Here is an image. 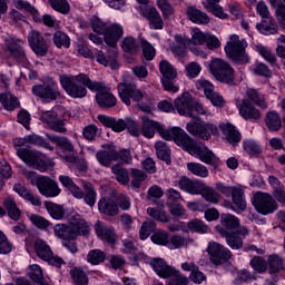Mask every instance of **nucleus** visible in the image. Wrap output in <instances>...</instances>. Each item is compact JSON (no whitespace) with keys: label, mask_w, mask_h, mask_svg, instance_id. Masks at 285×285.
I'll return each mask as SVG.
<instances>
[{"label":"nucleus","mask_w":285,"mask_h":285,"mask_svg":"<svg viewBox=\"0 0 285 285\" xmlns=\"http://www.w3.org/2000/svg\"><path fill=\"white\" fill-rule=\"evenodd\" d=\"M157 132L166 141L174 140L177 146L184 148V150L193 155V157H198L203 164L214 166L215 168L217 167L219 158H217V156H215V154L204 144L195 141L188 134L184 131V129L179 127L164 129V127H161L159 124Z\"/></svg>","instance_id":"nucleus-1"},{"label":"nucleus","mask_w":285,"mask_h":285,"mask_svg":"<svg viewBox=\"0 0 285 285\" xmlns=\"http://www.w3.org/2000/svg\"><path fill=\"white\" fill-rule=\"evenodd\" d=\"M94 83L95 81L90 80L86 73H79L77 76H60L61 87L69 97H72V99H83V97L88 95V89L90 90V87Z\"/></svg>","instance_id":"nucleus-2"},{"label":"nucleus","mask_w":285,"mask_h":285,"mask_svg":"<svg viewBox=\"0 0 285 285\" xmlns=\"http://www.w3.org/2000/svg\"><path fill=\"white\" fill-rule=\"evenodd\" d=\"M248 43L245 39L239 40V36L234 35L230 37V41L225 46V52L229 59L234 63H238L243 66L244 63H248L250 58L246 55V48Z\"/></svg>","instance_id":"nucleus-3"},{"label":"nucleus","mask_w":285,"mask_h":285,"mask_svg":"<svg viewBox=\"0 0 285 285\" xmlns=\"http://www.w3.org/2000/svg\"><path fill=\"white\" fill-rule=\"evenodd\" d=\"M209 72L222 83H233L235 81V69L226 60L213 59L209 63Z\"/></svg>","instance_id":"nucleus-4"},{"label":"nucleus","mask_w":285,"mask_h":285,"mask_svg":"<svg viewBox=\"0 0 285 285\" xmlns=\"http://www.w3.org/2000/svg\"><path fill=\"white\" fill-rule=\"evenodd\" d=\"M90 90L96 94V101L100 108H115L117 106V98L110 91V87L100 81H94Z\"/></svg>","instance_id":"nucleus-5"},{"label":"nucleus","mask_w":285,"mask_h":285,"mask_svg":"<svg viewBox=\"0 0 285 285\" xmlns=\"http://www.w3.org/2000/svg\"><path fill=\"white\" fill-rule=\"evenodd\" d=\"M32 92L36 97L45 99V101H56L58 97H61L57 82L52 78H45L42 83L35 85Z\"/></svg>","instance_id":"nucleus-6"},{"label":"nucleus","mask_w":285,"mask_h":285,"mask_svg":"<svg viewBox=\"0 0 285 285\" xmlns=\"http://www.w3.org/2000/svg\"><path fill=\"white\" fill-rule=\"evenodd\" d=\"M118 95L126 106H130L131 101L139 104L146 97L145 91L137 88L135 82H120L118 83ZM131 99V101H130Z\"/></svg>","instance_id":"nucleus-7"},{"label":"nucleus","mask_w":285,"mask_h":285,"mask_svg":"<svg viewBox=\"0 0 285 285\" xmlns=\"http://www.w3.org/2000/svg\"><path fill=\"white\" fill-rule=\"evenodd\" d=\"M206 253L214 266H222V264H226L233 257L230 249L214 240L208 243Z\"/></svg>","instance_id":"nucleus-8"},{"label":"nucleus","mask_w":285,"mask_h":285,"mask_svg":"<svg viewBox=\"0 0 285 285\" xmlns=\"http://www.w3.org/2000/svg\"><path fill=\"white\" fill-rule=\"evenodd\" d=\"M186 130L189 132V135L199 137V139H203V141H208L210 139V135L219 134L217 125L206 121H190L187 124Z\"/></svg>","instance_id":"nucleus-9"},{"label":"nucleus","mask_w":285,"mask_h":285,"mask_svg":"<svg viewBox=\"0 0 285 285\" xmlns=\"http://www.w3.org/2000/svg\"><path fill=\"white\" fill-rule=\"evenodd\" d=\"M253 206L261 215H271L277 210V202L267 193L257 191L254 195Z\"/></svg>","instance_id":"nucleus-10"},{"label":"nucleus","mask_w":285,"mask_h":285,"mask_svg":"<svg viewBox=\"0 0 285 285\" xmlns=\"http://www.w3.org/2000/svg\"><path fill=\"white\" fill-rule=\"evenodd\" d=\"M160 75H163L161 83L165 90L169 92H177L179 87L175 85V79H177V69L168 60H163L159 63Z\"/></svg>","instance_id":"nucleus-11"},{"label":"nucleus","mask_w":285,"mask_h":285,"mask_svg":"<svg viewBox=\"0 0 285 285\" xmlns=\"http://www.w3.org/2000/svg\"><path fill=\"white\" fill-rule=\"evenodd\" d=\"M17 155L27 166L39 170L40 173H46L48 170V163L42 159L37 153L31 149L19 148Z\"/></svg>","instance_id":"nucleus-12"},{"label":"nucleus","mask_w":285,"mask_h":285,"mask_svg":"<svg viewBox=\"0 0 285 285\" xmlns=\"http://www.w3.org/2000/svg\"><path fill=\"white\" fill-rule=\"evenodd\" d=\"M256 10L258 14L262 17V19H267L264 20L262 23L256 24V28L258 31L262 32V35H276L277 29L275 28V20L271 17V12L268 11V6L264 2H258Z\"/></svg>","instance_id":"nucleus-13"},{"label":"nucleus","mask_w":285,"mask_h":285,"mask_svg":"<svg viewBox=\"0 0 285 285\" xmlns=\"http://www.w3.org/2000/svg\"><path fill=\"white\" fill-rule=\"evenodd\" d=\"M4 46L10 56L17 59V61H20L21 63H26L28 61L26 51L23 50V41L21 39L8 36L4 38Z\"/></svg>","instance_id":"nucleus-14"},{"label":"nucleus","mask_w":285,"mask_h":285,"mask_svg":"<svg viewBox=\"0 0 285 285\" xmlns=\"http://www.w3.org/2000/svg\"><path fill=\"white\" fill-rule=\"evenodd\" d=\"M37 188L42 197H59L61 195L59 183L48 176H41L38 179Z\"/></svg>","instance_id":"nucleus-15"},{"label":"nucleus","mask_w":285,"mask_h":285,"mask_svg":"<svg viewBox=\"0 0 285 285\" xmlns=\"http://www.w3.org/2000/svg\"><path fill=\"white\" fill-rule=\"evenodd\" d=\"M28 41L31 50L38 57H46L48 55V43L46 42V38L43 35L37 30H32L28 35Z\"/></svg>","instance_id":"nucleus-16"},{"label":"nucleus","mask_w":285,"mask_h":285,"mask_svg":"<svg viewBox=\"0 0 285 285\" xmlns=\"http://www.w3.org/2000/svg\"><path fill=\"white\" fill-rule=\"evenodd\" d=\"M193 104L194 99L189 92H184L174 101V106L179 115L190 117L191 119H197V117H195V114H193Z\"/></svg>","instance_id":"nucleus-17"},{"label":"nucleus","mask_w":285,"mask_h":285,"mask_svg":"<svg viewBox=\"0 0 285 285\" xmlns=\"http://www.w3.org/2000/svg\"><path fill=\"white\" fill-rule=\"evenodd\" d=\"M238 227L239 218L230 214H222L220 224L216 226V230L220 236H227L229 233H235Z\"/></svg>","instance_id":"nucleus-18"},{"label":"nucleus","mask_w":285,"mask_h":285,"mask_svg":"<svg viewBox=\"0 0 285 285\" xmlns=\"http://www.w3.org/2000/svg\"><path fill=\"white\" fill-rule=\"evenodd\" d=\"M40 121L42 124H47L48 127L51 130H55V132H66V122L63 120L59 119V116L56 111H45L42 112L40 117Z\"/></svg>","instance_id":"nucleus-19"},{"label":"nucleus","mask_w":285,"mask_h":285,"mask_svg":"<svg viewBox=\"0 0 285 285\" xmlns=\"http://www.w3.org/2000/svg\"><path fill=\"white\" fill-rule=\"evenodd\" d=\"M101 66L108 67L110 66L111 70L117 69V48H111L108 50V55H106L101 50H97L94 55V58Z\"/></svg>","instance_id":"nucleus-20"},{"label":"nucleus","mask_w":285,"mask_h":285,"mask_svg":"<svg viewBox=\"0 0 285 285\" xmlns=\"http://www.w3.org/2000/svg\"><path fill=\"white\" fill-rule=\"evenodd\" d=\"M121 37H124V27L119 23H114L107 27L105 43L110 48H117V43Z\"/></svg>","instance_id":"nucleus-21"},{"label":"nucleus","mask_w":285,"mask_h":285,"mask_svg":"<svg viewBox=\"0 0 285 285\" xmlns=\"http://www.w3.org/2000/svg\"><path fill=\"white\" fill-rule=\"evenodd\" d=\"M239 115L243 119H262V112L253 104L250 100L244 99L238 106Z\"/></svg>","instance_id":"nucleus-22"},{"label":"nucleus","mask_w":285,"mask_h":285,"mask_svg":"<svg viewBox=\"0 0 285 285\" xmlns=\"http://www.w3.org/2000/svg\"><path fill=\"white\" fill-rule=\"evenodd\" d=\"M53 235L58 237V239H63L65 242H72L77 239V234L72 229V225L69 224H56L53 226Z\"/></svg>","instance_id":"nucleus-23"},{"label":"nucleus","mask_w":285,"mask_h":285,"mask_svg":"<svg viewBox=\"0 0 285 285\" xmlns=\"http://www.w3.org/2000/svg\"><path fill=\"white\" fill-rule=\"evenodd\" d=\"M98 210L99 213H102V215H108L109 217L119 215V207L117 202L110 197H104L99 200Z\"/></svg>","instance_id":"nucleus-24"},{"label":"nucleus","mask_w":285,"mask_h":285,"mask_svg":"<svg viewBox=\"0 0 285 285\" xmlns=\"http://www.w3.org/2000/svg\"><path fill=\"white\" fill-rule=\"evenodd\" d=\"M96 158L100 166L110 168L112 161H117V149H115V147H109L105 150H100L96 154Z\"/></svg>","instance_id":"nucleus-25"},{"label":"nucleus","mask_w":285,"mask_h":285,"mask_svg":"<svg viewBox=\"0 0 285 285\" xmlns=\"http://www.w3.org/2000/svg\"><path fill=\"white\" fill-rule=\"evenodd\" d=\"M187 17L189 21H193V23H198V26H206L207 23H210V18L208 14L195 7L187 8Z\"/></svg>","instance_id":"nucleus-26"},{"label":"nucleus","mask_w":285,"mask_h":285,"mask_svg":"<svg viewBox=\"0 0 285 285\" xmlns=\"http://www.w3.org/2000/svg\"><path fill=\"white\" fill-rule=\"evenodd\" d=\"M13 190L14 193H18V195L22 197V199H26V202H30L32 206H41V198L32 194V191L26 188V186L21 184H16L13 186Z\"/></svg>","instance_id":"nucleus-27"},{"label":"nucleus","mask_w":285,"mask_h":285,"mask_svg":"<svg viewBox=\"0 0 285 285\" xmlns=\"http://www.w3.org/2000/svg\"><path fill=\"white\" fill-rule=\"evenodd\" d=\"M144 17L148 19L149 23L153 26L155 30H161L164 28V20L161 19V14H159V11H157L156 8H145Z\"/></svg>","instance_id":"nucleus-28"},{"label":"nucleus","mask_w":285,"mask_h":285,"mask_svg":"<svg viewBox=\"0 0 285 285\" xmlns=\"http://www.w3.org/2000/svg\"><path fill=\"white\" fill-rule=\"evenodd\" d=\"M151 266L159 277H171L173 273H175V268L168 266L163 258H154L151 261Z\"/></svg>","instance_id":"nucleus-29"},{"label":"nucleus","mask_w":285,"mask_h":285,"mask_svg":"<svg viewBox=\"0 0 285 285\" xmlns=\"http://www.w3.org/2000/svg\"><path fill=\"white\" fill-rule=\"evenodd\" d=\"M71 229L76 234V239L79 235L86 236L90 233V226L86 222V219L81 218L80 216H73L70 222Z\"/></svg>","instance_id":"nucleus-30"},{"label":"nucleus","mask_w":285,"mask_h":285,"mask_svg":"<svg viewBox=\"0 0 285 285\" xmlns=\"http://www.w3.org/2000/svg\"><path fill=\"white\" fill-rule=\"evenodd\" d=\"M219 128L229 144L235 145L242 141V134H239L232 124H222Z\"/></svg>","instance_id":"nucleus-31"},{"label":"nucleus","mask_w":285,"mask_h":285,"mask_svg":"<svg viewBox=\"0 0 285 285\" xmlns=\"http://www.w3.org/2000/svg\"><path fill=\"white\" fill-rule=\"evenodd\" d=\"M96 234L108 244H115V229L106 226L101 220L96 223Z\"/></svg>","instance_id":"nucleus-32"},{"label":"nucleus","mask_w":285,"mask_h":285,"mask_svg":"<svg viewBox=\"0 0 285 285\" xmlns=\"http://www.w3.org/2000/svg\"><path fill=\"white\" fill-rule=\"evenodd\" d=\"M35 250L37 256L42 259V262H46L47 259H50L52 257V248H50V245L41 238L36 239L35 242Z\"/></svg>","instance_id":"nucleus-33"},{"label":"nucleus","mask_w":285,"mask_h":285,"mask_svg":"<svg viewBox=\"0 0 285 285\" xmlns=\"http://www.w3.org/2000/svg\"><path fill=\"white\" fill-rule=\"evenodd\" d=\"M142 127L140 130V135L147 137L148 139H153L155 137V130H158L159 122L151 120L147 115L141 117Z\"/></svg>","instance_id":"nucleus-34"},{"label":"nucleus","mask_w":285,"mask_h":285,"mask_svg":"<svg viewBox=\"0 0 285 285\" xmlns=\"http://www.w3.org/2000/svg\"><path fill=\"white\" fill-rule=\"evenodd\" d=\"M186 48H190V39L181 38V36H175V41L170 46V50L178 55V57L186 56Z\"/></svg>","instance_id":"nucleus-35"},{"label":"nucleus","mask_w":285,"mask_h":285,"mask_svg":"<svg viewBox=\"0 0 285 285\" xmlns=\"http://www.w3.org/2000/svg\"><path fill=\"white\" fill-rule=\"evenodd\" d=\"M82 188H83V197L82 199L87 204V206H95L97 203V190L95 189V186L88 181H82Z\"/></svg>","instance_id":"nucleus-36"},{"label":"nucleus","mask_w":285,"mask_h":285,"mask_svg":"<svg viewBox=\"0 0 285 285\" xmlns=\"http://www.w3.org/2000/svg\"><path fill=\"white\" fill-rule=\"evenodd\" d=\"M265 124L272 132H277L282 129V117L277 111H268L266 114Z\"/></svg>","instance_id":"nucleus-37"},{"label":"nucleus","mask_w":285,"mask_h":285,"mask_svg":"<svg viewBox=\"0 0 285 285\" xmlns=\"http://www.w3.org/2000/svg\"><path fill=\"white\" fill-rule=\"evenodd\" d=\"M3 206L10 219H12L13 222H19V218L21 217V209H19L14 199L10 197L6 198L3 202Z\"/></svg>","instance_id":"nucleus-38"},{"label":"nucleus","mask_w":285,"mask_h":285,"mask_svg":"<svg viewBox=\"0 0 285 285\" xmlns=\"http://www.w3.org/2000/svg\"><path fill=\"white\" fill-rule=\"evenodd\" d=\"M247 99L249 101H253L258 108H262L263 110H266L268 108V102L266 101V98L264 95L259 94V91L255 89H248L246 92Z\"/></svg>","instance_id":"nucleus-39"},{"label":"nucleus","mask_w":285,"mask_h":285,"mask_svg":"<svg viewBox=\"0 0 285 285\" xmlns=\"http://www.w3.org/2000/svg\"><path fill=\"white\" fill-rule=\"evenodd\" d=\"M46 137L49 139V141H52V144H56L68 153H72L75 150V145H72V142L67 137H59L50 134H47Z\"/></svg>","instance_id":"nucleus-40"},{"label":"nucleus","mask_w":285,"mask_h":285,"mask_svg":"<svg viewBox=\"0 0 285 285\" xmlns=\"http://www.w3.org/2000/svg\"><path fill=\"white\" fill-rule=\"evenodd\" d=\"M30 279L35 282V284L38 285H48V282H46V278L43 277V271L41 269V266L33 264L29 267L28 273Z\"/></svg>","instance_id":"nucleus-41"},{"label":"nucleus","mask_w":285,"mask_h":285,"mask_svg":"<svg viewBox=\"0 0 285 285\" xmlns=\"http://www.w3.org/2000/svg\"><path fill=\"white\" fill-rule=\"evenodd\" d=\"M156 153L158 159L166 161L167 165L170 164V147L166 144V141L158 140L155 144Z\"/></svg>","instance_id":"nucleus-42"},{"label":"nucleus","mask_w":285,"mask_h":285,"mask_svg":"<svg viewBox=\"0 0 285 285\" xmlns=\"http://www.w3.org/2000/svg\"><path fill=\"white\" fill-rule=\"evenodd\" d=\"M111 173L115 175L117 181L122 184V186H126L130 181L128 169L124 168L121 165H112Z\"/></svg>","instance_id":"nucleus-43"},{"label":"nucleus","mask_w":285,"mask_h":285,"mask_svg":"<svg viewBox=\"0 0 285 285\" xmlns=\"http://www.w3.org/2000/svg\"><path fill=\"white\" fill-rule=\"evenodd\" d=\"M222 0H207V2H203V6L207 12H212L215 17L219 19H225L226 14H224V9L222 6L217 4Z\"/></svg>","instance_id":"nucleus-44"},{"label":"nucleus","mask_w":285,"mask_h":285,"mask_svg":"<svg viewBox=\"0 0 285 285\" xmlns=\"http://www.w3.org/2000/svg\"><path fill=\"white\" fill-rule=\"evenodd\" d=\"M45 208L52 219H63V216L66 215L63 207L52 202H45Z\"/></svg>","instance_id":"nucleus-45"},{"label":"nucleus","mask_w":285,"mask_h":285,"mask_svg":"<svg viewBox=\"0 0 285 285\" xmlns=\"http://www.w3.org/2000/svg\"><path fill=\"white\" fill-rule=\"evenodd\" d=\"M26 140L28 144H31L32 146H39L40 148H46L47 150H55V147L51 146L46 138L37 135V134H31L29 136H26Z\"/></svg>","instance_id":"nucleus-46"},{"label":"nucleus","mask_w":285,"mask_h":285,"mask_svg":"<svg viewBox=\"0 0 285 285\" xmlns=\"http://www.w3.org/2000/svg\"><path fill=\"white\" fill-rule=\"evenodd\" d=\"M0 104H2L6 110L19 108V99L12 94H0Z\"/></svg>","instance_id":"nucleus-47"},{"label":"nucleus","mask_w":285,"mask_h":285,"mask_svg":"<svg viewBox=\"0 0 285 285\" xmlns=\"http://www.w3.org/2000/svg\"><path fill=\"white\" fill-rule=\"evenodd\" d=\"M271 275H275L284 268V259L276 254L269 255L267 258Z\"/></svg>","instance_id":"nucleus-48"},{"label":"nucleus","mask_w":285,"mask_h":285,"mask_svg":"<svg viewBox=\"0 0 285 285\" xmlns=\"http://www.w3.org/2000/svg\"><path fill=\"white\" fill-rule=\"evenodd\" d=\"M230 197L238 210H246V198H244V189H242V187H236L234 191H232Z\"/></svg>","instance_id":"nucleus-49"},{"label":"nucleus","mask_w":285,"mask_h":285,"mask_svg":"<svg viewBox=\"0 0 285 285\" xmlns=\"http://www.w3.org/2000/svg\"><path fill=\"white\" fill-rule=\"evenodd\" d=\"M187 169L191 175H196V177H202L203 179H206L208 177V168L199 163H188Z\"/></svg>","instance_id":"nucleus-50"},{"label":"nucleus","mask_w":285,"mask_h":285,"mask_svg":"<svg viewBox=\"0 0 285 285\" xmlns=\"http://www.w3.org/2000/svg\"><path fill=\"white\" fill-rule=\"evenodd\" d=\"M200 195L210 204H219V199H222V196L215 189L206 187V185L203 186Z\"/></svg>","instance_id":"nucleus-51"},{"label":"nucleus","mask_w":285,"mask_h":285,"mask_svg":"<svg viewBox=\"0 0 285 285\" xmlns=\"http://www.w3.org/2000/svg\"><path fill=\"white\" fill-rule=\"evenodd\" d=\"M121 48L124 52H128L129 55H135L139 50V43L137 42V39L128 36L124 38Z\"/></svg>","instance_id":"nucleus-52"},{"label":"nucleus","mask_w":285,"mask_h":285,"mask_svg":"<svg viewBox=\"0 0 285 285\" xmlns=\"http://www.w3.org/2000/svg\"><path fill=\"white\" fill-rule=\"evenodd\" d=\"M249 265L256 273H266V271H268V261L264 259L262 256H254Z\"/></svg>","instance_id":"nucleus-53"},{"label":"nucleus","mask_w":285,"mask_h":285,"mask_svg":"<svg viewBox=\"0 0 285 285\" xmlns=\"http://www.w3.org/2000/svg\"><path fill=\"white\" fill-rule=\"evenodd\" d=\"M223 237L226 238V244L233 250H239V248H242V246H244V240L242 239V237L237 236V234H235V232H232Z\"/></svg>","instance_id":"nucleus-54"},{"label":"nucleus","mask_w":285,"mask_h":285,"mask_svg":"<svg viewBox=\"0 0 285 285\" xmlns=\"http://www.w3.org/2000/svg\"><path fill=\"white\" fill-rule=\"evenodd\" d=\"M70 275L76 285H88V275L83 269L75 267L70 271Z\"/></svg>","instance_id":"nucleus-55"},{"label":"nucleus","mask_w":285,"mask_h":285,"mask_svg":"<svg viewBox=\"0 0 285 285\" xmlns=\"http://www.w3.org/2000/svg\"><path fill=\"white\" fill-rule=\"evenodd\" d=\"M156 228L157 224L155 223V220H146L145 223H142L139 230L140 239H148V237H150V234L155 233Z\"/></svg>","instance_id":"nucleus-56"},{"label":"nucleus","mask_w":285,"mask_h":285,"mask_svg":"<svg viewBox=\"0 0 285 285\" xmlns=\"http://www.w3.org/2000/svg\"><path fill=\"white\" fill-rule=\"evenodd\" d=\"M53 43L57 48H70V37L63 31H56L53 35Z\"/></svg>","instance_id":"nucleus-57"},{"label":"nucleus","mask_w":285,"mask_h":285,"mask_svg":"<svg viewBox=\"0 0 285 285\" xmlns=\"http://www.w3.org/2000/svg\"><path fill=\"white\" fill-rule=\"evenodd\" d=\"M106 261V254L101 249H91L87 255V262L97 266Z\"/></svg>","instance_id":"nucleus-58"},{"label":"nucleus","mask_w":285,"mask_h":285,"mask_svg":"<svg viewBox=\"0 0 285 285\" xmlns=\"http://www.w3.org/2000/svg\"><path fill=\"white\" fill-rule=\"evenodd\" d=\"M131 177V186H134V188H141V181H146L148 175L144 170L132 168Z\"/></svg>","instance_id":"nucleus-59"},{"label":"nucleus","mask_w":285,"mask_h":285,"mask_svg":"<svg viewBox=\"0 0 285 285\" xmlns=\"http://www.w3.org/2000/svg\"><path fill=\"white\" fill-rule=\"evenodd\" d=\"M30 222L33 224V226H37L39 230H48L50 226H52V223L50 220L43 218V216H39L37 214H32L30 216Z\"/></svg>","instance_id":"nucleus-60"},{"label":"nucleus","mask_w":285,"mask_h":285,"mask_svg":"<svg viewBox=\"0 0 285 285\" xmlns=\"http://www.w3.org/2000/svg\"><path fill=\"white\" fill-rule=\"evenodd\" d=\"M147 215L156 219L157 222H161L163 224L168 223V214L164 209H157L155 207L147 208Z\"/></svg>","instance_id":"nucleus-61"},{"label":"nucleus","mask_w":285,"mask_h":285,"mask_svg":"<svg viewBox=\"0 0 285 285\" xmlns=\"http://www.w3.org/2000/svg\"><path fill=\"white\" fill-rule=\"evenodd\" d=\"M51 8L61 14H68L70 12V4L67 0H49Z\"/></svg>","instance_id":"nucleus-62"},{"label":"nucleus","mask_w":285,"mask_h":285,"mask_svg":"<svg viewBox=\"0 0 285 285\" xmlns=\"http://www.w3.org/2000/svg\"><path fill=\"white\" fill-rule=\"evenodd\" d=\"M181 246H188V239L179 235L173 236L167 244V248L170 250H176L177 248H181Z\"/></svg>","instance_id":"nucleus-63"},{"label":"nucleus","mask_w":285,"mask_h":285,"mask_svg":"<svg viewBox=\"0 0 285 285\" xmlns=\"http://www.w3.org/2000/svg\"><path fill=\"white\" fill-rule=\"evenodd\" d=\"M174 277L168 285H188V277L184 276L181 272L174 268V273L171 274Z\"/></svg>","instance_id":"nucleus-64"}]
</instances>
